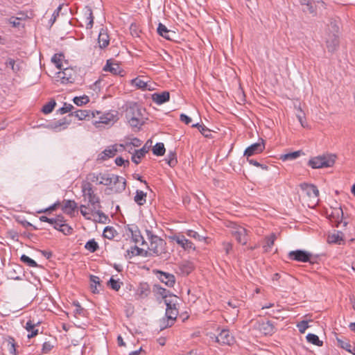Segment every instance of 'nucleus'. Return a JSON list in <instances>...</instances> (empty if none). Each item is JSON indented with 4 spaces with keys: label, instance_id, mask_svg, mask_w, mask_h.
Masks as SVG:
<instances>
[{
    "label": "nucleus",
    "instance_id": "1",
    "mask_svg": "<svg viewBox=\"0 0 355 355\" xmlns=\"http://www.w3.org/2000/svg\"><path fill=\"white\" fill-rule=\"evenodd\" d=\"M81 191L84 200H87V205L80 206V214L87 220H91L90 214H96L99 216V221L103 218L105 220L107 216L101 211V205L99 197L94 193V189L91 182L84 181L81 184Z\"/></svg>",
    "mask_w": 355,
    "mask_h": 355
},
{
    "label": "nucleus",
    "instance_id": "2",
    "mask_svg": "<svg viewBox=\"0 0 355 355\" xmlns=\"http://www.w3.org/2000/svg\"><path fill=\"white\" fill-rule=\"evenodd\" d=\"M99 184L112 186L110 190L115 193H121L125 189L126 180L124 178L108 173H99Z\"/></svg>",
    "mask_w": 355,
    "mask_h": 355
},
{
    "label": "nucleus",
    "instance_id": "3",
    "mask_svg": "<svg viewBox=\"0 0 355 355\" xmlns=\"http://www.w3.org/2000/svg\"><path fill=\"white\" fill-rule=\"evenodd\" d=\"M336 157V155L332 154L316 156L309 159L308 165L312 168L331 167L334 164Z\"/></svg>",
    "mask_w": 355,
    "mask_h": 355
},
{
    "label": "nucleus",
    "instance_id": "4",
    "mask_svg": "<svg viewBox=\"0 0 355 355\" xmlns=\"http://www.w3.org/2000/svg\"><path fill=\"white\" fill-rule=\"evenodd\" d=\"M166 241L159 236H150V245L148 248V254L163 257L166 254Z\"/></svg>",
    "mask_w": 355,
    "mask_h": 355
},
{
    "label": "nucleus",
    "instance_id": "5",
    "mask_svg": "<svg viewBox=\"0 0 355 355\" xmlns=\"http://www.w3.org/2000/svg\"><path fill=\"white\" fill-rule=\"evenodd\" d=\"M170 241L177 243L184 250H196L195 245L189 239H187L184 232H179L168 236Z\"/></svg>",
    "mask_w": 355,
    "mask_h": 355
},
{
    "label": "nucleus",
    "instance_id": "6",
    "mask_svg": "<svg viewBox=\"0 0 355 355\" xmlns=\"http://www.w3.org/2000/svg\"><path fill=\"white\" fill-rule=\"evenodd\" d=\"M311 257L312 254L310 252L302 250H293L288 254V259L300 262L311 263Z\"/></svg>",
    "mask_w": 355,
    "mask_h": 355
},
{
    "label": "nucleus",
    "instance_id": "7",
    "mask_svg": "<svg viewBox=\"0 0 355 355\" xmlns=\"http://www.w3.org/2000/svg\"><path fill=\"white\" fill-rule=\"evenodd\" d=\"M254 327L261 334L267 335H272L275 331L274 324L270 320H257Z\"/></svg>",
    "mask_w": 355,
    "mask_h": 355
},
{
    "label": "nucleus",
    "instance_id": "8",
    "mask_svg": "<svg viewBox=\"0 0 355 355\" xmlns=\"http://www.w3.org/2000/svg\"><path fill=\"white\" fill-rule=\"evenodd\" d=\"M126 119H143L142 109L137 103H130L125 110Z\"/></svg>",
    "mask_w": 355,
    "mask_h": 355
},
{
    "label": "nucleus",
    "instance_id": "9",
    "mask_svg": "<svg viewBox=\"0 0 355 355\" xmlns=\"http://www.w3.org/2000/svg\"><path fill=\"white\" fill-rule=\"evenodd\" d=\"M76 71L71 67H63L57 73V78L61 80L62 83H73L75 80Z\"/></svg>",
    "mask_w": 355,
    "mask_h": 355
},
{
    "label": "nucleus",
    "instance_id": "10",
    "mask_svg": "<svg viewBox=\"0 0 355 355\" xmlns=\"http://www.w3.org/2000/svg\"><path fill=\"white\" fill-rule=\"evenodd\" d=\"M232 234L239 243L242 245H245L247 243L248 240L247 230L243 227L235 225L232 227Z\"/></svg>",
    "mask_w": 355,
    "mask_h": 355
},
{
    "label": "nucleus",
    "instance_id": "11",
    "mask_svg": "<svg viewBox=\"0 0 355 355\" xmlns=\"http://www.w3.org/2000/svg\"><path fill=\"white\" fill-rule=\"evenodd\" d=\"M178 315V311L177 307H173L171 310H166V320L163 319V324L161 326L162 329L171 327L176 320Z\"/></svg>",
    "mask_w": 355,
    "mask_h": 355
},
{
    "label": "nucleus",
    "instance_id": "12",
    "mask_svg": "<svg viewBox=\"0 0 355 355\" xmlns=\"http://www.w3.org/2000/svg\"><path fill=\"white\" fill-rule=\"evenodd\" d=\"M103 71H109L113 75L123 76L124 71L121 69L119 64L112 62V60H107L106 64L103 67Z\"/></svg>",
    "mask_w": 355,
    "mask_h": 355
},
{
    "label": "nucleus",
    "instance_id": "13",
    "mask_svg": "<svg viewBox=\"0 0 355 355\" xmlns=\"http://www.w3.org/2000/svg\"><path fill=\"white\" fill-rule=\"evenodd\" d=\"M264 148H265V145L263 141L261 143L260 142L254 143V144L250 145V146H248L245 149V150L244 151L243 155L246 157H250L254 155L261 153V152H263Z\"/></svg>",
    "mask_w": 355,
    "mask_h": 355
},
{
    "label": "nucleus",
    "instance_id": "14",
    "mask_svg": "<svg viewBox=\"0 0 355 355\" xmlns=\"http://www.w3.org/2000/svg\"><path fill=\"white\" fill-rule=\"evenodd\" d=\"M157 277L168 287H173L175 283V277L173 274L157 270Z\"/></svg>",
    "mask_w": 355,
    "mask_h": 355
},
{
    "label": "nucleus",
    "instance_id": "15",
    "mask_svg": "<svg viewBox=\"0 0 355 355\" xmlns=\"http://www.w3.org/2000/svg\"><path fill=\"white\" fill-rule=\"evenodd\" d=\"M117 119V112H109L99 116V120L96 121V124L103 123L110 125L116 122Z\"/></svg>",
    "mask_w": 355,
    "mask_h": 355
},
{
    "label": "nucleus",
    "instance_id": "16",
    "mask_svg": "<svg viewBox=\"0 0 355 355\" xmlns=\"http://www.w3.org/2000/svg\"><path fill=\"white\" fill-rule=\"evenodd\" d=\"M129 232L131 233V237L133 242L135 243H141V245H146V242L145 241L144 237L142 236L140 230L138 227L136 225L129 227Z\"/></svg>",
    "mask_w": 355,
    "mask_h": 355
},
{
    "label": "nucleus",
    "instance_id": "17",
    "mask_svg": "<svg viewBox=\"0 0 355 355\" xmlns=\"http://www.w3.org/2000/svg\"><path fill=\"white\" fill-rule=\"evenodd\" d=\"M326 44L329 52H335L339 46L338 36L335 34L329 35L326 40Z\"/></svg>",
    "mask_w": 355,
    "mask_h": 355
},
{
    "label": "nucleus",
    "instance_id": "18",
    "mask_svg": "<svg viewBox=\"0 0 355 355\" xmlns=\"http://www.w3.org/2000/svg\"><path fill=\"white\" fill-rule=\"evenodd\" d=\"M78 209V204L75 200H66L63 201L62 210L67 214L71 215Z\"/></svg>",
    "mask_w": 355,
    "mask_h": 355
},
{
    "label": "nucleus",
    "instance_id": "19",
    "mask_svg": "<svg viewBox=\"0 0 355 355\" xmlns=\"http://www.w3.org/2000/svg\"><path fill=\"white\" fill-rule=\"evenodd\" d=\"M170 94L164 91L162 93H155L152 95L153 101L158 105H162L169 101Z\"/></svg>",
    "mask_w": 355,
    "mask_h": 355
},
{
    "label": "nucleus",
    "instance_id": "20",
    "mask_svg": "<svg viewBox=\"0 0 355 355\" xmlns=\"http://www.w3.org/2000/svg\"><path fill=\"white\" fill-rule=\"evenodd\" d=\"M147 144L148 142L139 150H136L132 155V161L136 164H139L141 159L148 152L149 148L147 147Z\"/></svg>",
    "mask_w": 355,
    "mask_h": 355
},
{
    "label": "nucleus",
    "instance_id": "21",
    "mask_svg": "<svg viewBox=\"0 0 355 355\" xmlns=\"http://www.w3.org/2000/svg\"><path fill=\"white\" fill-rule=\"evenodd\" d=\"M343 216V209L339 208H335L333 209L331 214L329 215V219L331 222H334L336 227L342 222Z\"/></svg>",
    "mask_w": 355,
    "mask_h": 355
},
{
    "label": "nucleus",
    "instance_id": "22",
    "mask_svg": "<svg viewBox=\"0 0 355 355\" xmlns=\"http://www.w3.org/2000/svg\"><path fill=\"white\" fill-rule=\"evenodd\" d=\"M232 337L230 334V331L227 329H223L216 336V341L221 344L230 345Z\"/></svg>",
    "mask_w": 355,
    "mask_h": 355
},
{
    "label": "nucleus",
    "instance_id": "23",
    "mask_svg": "<svg viewBox=\"0 0 355 355\" xmlns=\"http://www.w3.org/2000/svg\"><path fill=\"white\" fill-rule=\"evenodd\" d=\"M128 256L130 259L135 256H143L147 257L148 255V251L145 250L142 248L137 247V245L132 246L130 249L127 250Z\"/></svg>",
    "mask_w": 355,
    "mask_h": 355
},
{
    "label": "nucleus",
    "instance_id": "24",
    "mask_svg": "<svg viewBox=\"0 0 355 355\" xmlns=\"http://www.w3.org/2000/svg\"><path fill=\"white\" fill-rule=\"evenodd\" d=\"M98 42L101 49L105 48L110 44L109 35L106 31H105L103 28H101L98 37Z\"/></svg>",
    "mask_w": 355,
    "mask_h": 355
},
{
    "label": "nucleus",
    "instance_id": "25",
    "mask_svg": "<svg viewBox=\"0 0 355 355\" xmlns=\"http://www.w3.org/2000/svg\"><path fill=\"white\" fill-rule=\"evenodd\" d=\"M116 152L117 149L115 146L109 147L98 155V159L105 161L108 158L113 157L116 155Z\"/></svg>",
    "mask_w": 355,
    "mask_h": 355
},
{
    "label": "nucleus",
    "instance_id": "26",
    "mask_svg": "<svg viewBox=\"0 0 355 355\" xmlns=\"http://www.w3.org/2000/svg\"><path fill=\"white\" fill-rule=\"evenodd\" d=\"M327 242L329 243L341 245L344 243L343 232L338 231L337 232L329 234L327 237Z\"/></svg>",
    "mask_w": 355,
    "mask_h": 355
},
{
    "label": "nucleus",
    "instance_id": "27",
    "mask_svg": "<svg viewBox=\"0 0 355 355\" xmlns=\"http://www.w3.org/2000/svg\"><path fill=\"white\" fill-rule=\"evenodd\" d=\"M154 292L156 293L157 295L161 296L164 300L166 299L170 298H175L176 295H172L169 291L159 286L155 285L153 288Z\"/></svg>",
    "mask_w": 355,
    "mask_h": 355
},
{
    "label": "nucleus",
    "instance_id": "28",
    "mask_svg": "<svg viewBox=\"0 0 355 355\" xmlns=\"http://www.w3.org/2000/svg\"><path fill=\"white\" fill-rule=\"evenodd\" d=\"M150 293L149 285L146 283H140L137 290V295L141 299L146 297Z\"/></svg>",
    "mask_w": 355,
    "mask_h": 355
},
{
    "label": "nucleus",
    "instance_id": "29",
    "mask_svg": "<svg viewBox=\"0 0 355 355\" xmlns=\"http://www.w3.org/2000/svg\"><path fill=\"white\" fill-rule=\"evenodd\" d=\"M157 31L159 35L168 40H172L171 35L174 33L171 31L168 30L166 26L162 23H159Z\"/></svg>",
    "mask_w": 355,
    "mask_h": 355
},
{
    "label": "nucleus",
    "instance_id": "30",
    "mask_svg": "<svg viewBox=\"0 0 355 355\" xmlns=\"http://www.w3.org/2000/svg\"><path fill=\"white\" fill-rule=\"evenodd\" d=\"M302 189L306 191V193L309 196L318 197L319 196V191L316 186L313 184H303L301 185Z\"/></svg>",
    "mask_w": 355,
    "mask_h": 355
},
{
    "label": "nucleus",
    "instance_id": "31",
    "mask_svg": "<svg viewBox=\"0 0 355 355\" xmlns=\"http://www.w3.org/2000/svg\"><path fill=\"white\" fill-rule=\"evenodd\" d=\"M131 82L132 85L135 86L137 89H141L142 90H150L148 83L139 77L132 79Z\"/></svg>",
    "mask_w": 355,
    "mask_h": 355
},
{
    "label": "nucleus",
    "instance_id": "32",
    "mask_svg": "<svg viewBox=\"0 0 355 355\" xmlns=\"http://www.w3.org/2000/svg\"><path fill=\"white\" fill-rule=\"evenodd\" d=\"M337 342L338 343L339 347L345 349L348 352L354 354V351H355V347L352 345H351V343L347 340H342L340 338H337Z\"/></svg>",
    "mask_w": 355,
    "mask_h": 355
},
{
    "label": "nucleus",
    "instance_id": "33",
    "mask_svg": "<svg viewBox=\"0 0 355 355\" xmlns=\"http://www.w3.org/2000/svg\"><path fill=\"white\" fill-rule=\"evenodd\" d=\"M85 16H86V20L87 21L86 24V28L87 29H91L94 24V16L92 10L89 6H86L85 8Z\"/></svg>",
    "mask_w": 355,
    "mask_h": 355
},
{
    "label": "nucleus",
    "instance_id": "34",
    "mask_svg": "<svg viewBox=\"0 0 355 355\" xmlns=\"http://www.w3.org/2000/svg\"><path fill=\"white\" fill-rule=\"evenodd\" d=\"M304 153L302 150H297L292 153H288L286 154L282 155L280 156V159L282 161H287V160H294L299 157L301 155H303Z\"/></svg>",
    "mask_w": 355,
    "mask_h": 355
},
{
    "label": "nucleus",
    "instance_id": "35",
    "mask_svg": "<svg viewBox=\"0 0 355 355\" xmlns=\"http://www.w3.org/2000/svg\"><path fill=\"white\" fill-rule=\"evenodd\" d=\"M134 200L139 205H144L146 201V193L141 190H137Z\"/></svg>",
    "mask_w": 355,
    "mask_h": 355
},
{
    "label": "nucleus",
    "instance_id": "36",
    "mask_svg": "<svg viewBox=\"0 0 355 355\" xmlns=\"http://www.w3.org/2000/svg\"><path fill=\"white\" fill-rule=\"evenodd\" d=\"M179 268L184 275H189L193 271V266L190 262H183L179 265Z\"/></svg>",
    "mask_w": 355,
    "mask_h": 355
},
{
    "label": "nucleus",
    "instance_id": "37",
    "mask_svg": "<svg viewBox=\"0 0 355 355\" xmlns=\"http://www.w3.org/2000/svg\"><path fill=\"white\" fill-rule=\"evenodd\" d=\"M35 324L33 323L31 320H28L25 326L26 329L31 332L30 334L28 335V338H31L37 335L38 329H35Z\"/></svg>",
    "mask_w": 355,
    "mask_h": 355
},
{
    "label": "nucleus",
    "instance_id": "38",
    "mask_svg": "<svg viewBox=\"0 0 355 355\" xmlns=\"http://www.w3.org/2000/svg\"><path fill=\"white\" fill-rule=\"evenodd\" d=\"M64 58V55L62 53H55L51 58V61L55 64V67L58 69H62L64 67L62 64V59Z\"/></svg>",
    "mask_w": 355,
    "mask_h": 355
},
{
    "label": "nucleus",
    "instance_id": "39",
    "mask_svg": "<svg viewBox=\"0 0 355 355\" xmlns=\"http://www.w3.org/2000/svg\"><path fill=\"white\" fill-rule=\"evenodd\" d=\"M69 124V122L67 121V119L64 117V118L59 120L58 121L51 123V125H49V127L55 130H60L61 126L65 125L64 127H63V129H65L67 128V125Z\"/></svg>",
    "mask_w": 355,
    "mask_h": 355
},
{
    "label": "nucleus",
    "instance_id": "40",
    "mask_svg": "<svg viewBox=\"0 0 355 355\" xmlns=\"http://www.w3.org/2000/svg\"><path fill=\"white\" fill-rule=\"evenodd\" d=\"M187 236L192 238L196 241H205L206 237L202 235H200L197 232L193 230H187L186 232H184Z\"/></svg>",
    "mask_w": 355,
    "mask_h": 355
},
{
    "label": "nucleus",
    "instance_id": "41",
    "mask_svg": "<svg viewBox=\"0 0 355 355\" xmlns=\"http://www.w3.org/2000/svg\"><path fill=\"white\" fill-rule=\"evenodd\" d=\"M89 113H90L89 110H78L72 112L71 114H69V116H75L79 120H83V119H85L87 117L89 116Z\"/></svg>",
    "mask_w": 355,
    "mask_h": 355
},
{
    "label": "nucleus",
    "instance_id": "42",
    "mask_svg": "<svg viewBox=\"0 0 355 355\" xmlns=\"http://www.w3.org/2000/svg\"><path fill=\"white\" fill-rule=\"evenodd\" d=\"M306 340L309 343L317 345L318 347H322L323 345V342L319 339V337L313 334H309L306 336Z\"/></svg>",
    "mask_w": 355,
    "mask_h": 355
},
{
    "label": "nucleus",
    "instance_id": "43",
    "mask_svg": "<svg viewBox=\"0 0 355 355\" xmlns=\"http://www.w3.org/2000/svg\"><path fill=\"white\" fill-rule=\"evenodd\" d=\"M153 153L157 156H162L165 153V147L163 143H157L153 148Z\"/></svg>",
    "mask_w": 355,
    "mask_h": 355
},
{
    "label": "nucleus",
    "instance_id": "44",
    "mask_svg": "<svg viewBox=\"0 0 355 355\" xmlns=\"http://www.w3.org/2000/svg\"><path fill=\"white\" fill-rule=\"evenodd\" d=\"M116 234V230L113 227L107 226L104 229L103 236L108 239H112Z\"/></svg>",
    "mask_w": 355,
    "mask_h": 355
},
{
    "label": "nucleus",
    "instance_id": "45",
    "mask_svg": "<svg viewBox=\"0 0 355 355\" xmlns=\"http://www.w3.org/2000/svg\"><path fill=\"white\" fill-rule=\"evenodd\" d=\"M165 161L170 166H175L178 163L175 153L171 151L168 154L167 157L165 159Z\"/></svg>",
    "mask_w": 355,
    "mask_h": 355
},
{
    "label": "nucleus",
    "instance_id": "46",
    "mask_svg": "<svg viewBox=\"0 0 355 355\" xmlns=\"http://www.w3.org/2000/svg\"><path fill=\"white\" fill-rule=\"evenodd\" d=\"M73 101L76 105L82 106L89 103V98L87 96L84 95L82 96L74 97Z\"/></svg>",
    "mask_w": 355,
    "mask_h": 355
},
{
    "label": "nucleus",
    "instance_id": "47",
    "mask_svg": "<svg viewBox=\"0 0 355 355\" xmlns=\"http://www.w3.org/2000/svg\"><path fill=\"white\" fill-rule=\"evenodd\" d=\"M85 248L89 252H94L98 249L99 247L97 242L95 241L94 239H91L86 243Z\"/></svg>",
    "mask_w": 355,
    "mask_h": 355
},
{
    "label": "nucleus",
    "instance_id": "48",
    "mask_svg": "<svg viewBox=\"0 0 355 355\" xmlns=\"http://www.w3.org/2000/svg\"><path fill=\"white\" fill-rule=\"evenodd\" d=\"M55 105V101L54 100H51L43 106L42 111L44 114H49L53 110Z\"/></svg>",
    "mask_w": 355,
    "mask_h": 355
},
{
    "label": "nucleus",
    "instance_id": "49",
    "mask_svg": "<svg viewBox=\"0 0 355 355\" xmlns=\"http://www.w3.org/2000/svg\"><path fill=\"white\" fill-rule=\"evenodd\" d=\"M304 8L302 9L303 12H308L313 16L317 15V6L314 7L311 1L307 4L304 5Z\"/></svg>",
    "mask_w": 355,
    "mask_h": 355
},
{
    "label": "nucleus",
    "instance_id": "50",
    "mask_svg": "<svg viewBox=\"0 0 355 355\" xmlns=\"http://www.w3.org/2000/svg\"><path fill=\"white\" fill-rule=\"evenodd\" d=\"M20 260L24 263L26 264L29 267H37V263L29 257L26 254H22L20 257Z\"/></svg>",
    "mask_w": 355,
    "mask_h": 355
},
{
    "label": "nucleus",
    "instance_id": "51",
    "mask_svg": "<svg viewBox=\"0 0 355 355\" xmlns=\"http://www.w3.org/2000/svg\"><path fill=\"white\" fill-rule=\"evenodd\" d=\"M8 349L10 354L13 355H17L15 339L12 337H9V338L8 339Z\"/></svg>",
    "mask_w": 355,
    "mask_h": 355
},
{
    "label": "nucleus",
    "instance_id": "52",
    "mask_svg": "<svg viewBox=\"0 0 355 355\" xmlns=\"http://www.w3.org/2000/svg\"><path fill=\"white\" fill-rule=\"evenodd\" d=\"M121 284V282H120L119 280H115L113 279V277H111L110 279L107 282V286L115 291H118L120 289Z\"/></svg>",
    "mask_w": 355,
    "mask_h": 355
},
{
    "label": "nucleus",
    "instance_id": "53",
    "mask_svg": "<svg viewBox=\"0 0 355 355\" xmlns=\"http://www.w3.org/2000/svg\"><path fill=\"white\" fill-rule=\"evenodd\" d=\"M127 121L132 128H137L139 129L144 124L143 119H127Z\"/></svg>",
    "mask_w": 355,
    "mask_h": 355
},
{
    "label": "nucleus",
    "instance_id": "54",
    "mask_svg": "<svg viewBox=\"0 0 355 355\" xmlns=\"http://www.w3.org/2000/svg\"><path fill=\"white\" fill-rule=\"evenodd\" d=\"M73 109H74V107L71 104L64 103L63 107L60 108L58 110V112L61 114H66L67 112H71V113L73 112Z\"/></svg>",
    "mask_w": 355,
    "mask_h": 355
},
{
    "label": "nucleus",
    "instance_id": "55",
    "mask_svg": "<svg viewBox=\"0 0 355 355\" xmlns=\"http://www.w3.org/2000/svg\"><path fill=\"white\" fill-rule=\"evenodd\" d=\"M165 304L166 305V310H171L173 307H176L177 304V297L175 298H168L164 301Z\"/></svg>",
    "mask_w": 355,
    "mask_h": 355
},
{
    "label": "nucleus",
    "instance_id": "56",
    "mask_svg": "<svg viewBox=\"0 0 355 355\" xmlns=\"http://www.w3.org/2000/svg\"><path fill=\"white\" fill-rule=\"evenodd\" d=\"M52 225H53V227L55 230H58L59 231H60V229L61 227H67V233H71V232L72 229L68 225H67L65 223H60L56 222L55 220H53V222Z\"/></svg>",
    "mask_w": 355,
    "mask_h": 355
},
{
    "label": "nucleus",
    "instance_id": "57",
    "mask_svg": "<svg viewBox=\"0 0 355 355\" xmlns=\"http://www.w3.org/2000/svg\"><path fill=\"white\" fill-rule=\"evenodd\" d=\"M6 64L7 66H10L14 72L18 71L20 69L19 66L15 64V60L12 58H8Z\"/></svg>",
    "mask_w": 355,
    "mask_h": 355
},
{
    "label": "nucleus",
    "instance_id": "58",
    "mask_svg": "<svg viewBox=\"0 0 355 355\" xmlns=\"http://www.w3.org/2000/svg\"><path fill=\"white\" fill-rule=\"evenodd\" d=\"M276 239V236L274 234H272L270 236L266 238V245H264V248H270L275 243V240Z\"/></svg>",
    "mask_w": 355,
    "mask_h": 355
},
{
    "label": "nucleus",
    "instance_id": "59",
    "mask_svg": "<svg viewBox=\"0 0 355 355\" xmlns=\"http://www.w3.org/2000/svg\"><path fill=\"white\" fill-rule=\"evenodd\" d=\"M299 331L301 334H304L306 329L309 327L308 322L306 320H302L297 324Z\"/></svg>",
    "mask_w": 355,
    "mask_h": 355
},
{
    "label": "nucleus",
    "instance_id": "60",
    "mask_svg": "<svg viewBox=\"0 0 355 355\" xmlns=\"http://www.w3.org/2000/svg\"><path fill=\"white\" fill-rule=\"evenodd\" d=\"M54 347V345L49 341L44 342L42 345V352L44 354H47L50 352L52 349Z\"/></svg>",
    "mask_w": 355,
    "mask_h": 355
},
{
    "label": "nucleus",
    "instance_id": "61",
    "mask_svg": "<svg viewBox=\"0 0 355 355\" xmlns=\"http://www.w3.org/2000/svg\"><path fill=\"white\" fill-rule=\"evenodd\" d=\"M60 205V203L59 201H58V202H55L53 205H52L51 206H50L49 207L42 209V210H40V211H38V213H49V212L53 211L55 210Z\"/></svg>",
    "mask_w": 355,
    "mask_h": 355
},
{
    "label": "nucleus",
    "instance_id": "62",
    "mask_svg": "<svg viewBox=\"0 0 355 355\" xmlns=\"http://www.w3.org/2000/svg\"><path fill=\"white\" fill-rule=\"evenodd\" d=\"M90 284L98 286L100 288L102 287L101 282L98 277L91 275L89 276Z\"/></svg>",
    "mask_w": 355,
    "mask_h": 355
},
{
    "label": "nucleus",
    "instance_id": "63",
    "mask_svg": "<svg viewBox=\"0 0 355 355\" xmlns=\"http://www.w3.org/2000/svg\"><path fill=\"white\" fill-rule=\"evenodd\" d=\"M247 160L251 165H253V166H255L257 167H261L262 169H265V170H266L268 168V166L266 165L261 164L259 162H258L257 160H254L253 159H250V157H247Z\"/></svg>",
    "mask_w": 355,
    "mask_h": 355
},
{
    "label": "nucleus",
    "instance_id": "64",
    "mask_svg": "<svg viewBox=\"0 0 355 355\" xmlns=\"http://www.w3.org/2000/svg\"><path fill=\"white\" fill-rule=\"evenodd\" d=\"M21 18L12 17L9 19V23L12 24L13 27H19L21 25L20 21Z\"/></svg>",
    "mask_w": 355,
    "mask_h": 355
}]
</instances>
